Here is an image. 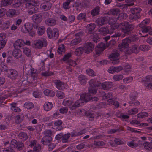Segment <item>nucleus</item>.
Here are the masks:
<instances>
[{
	"label": "nucleus",
	"mask_w": 152,
	"mask_h": 152,
	"mask_svg": "<svg viewBox=\"0 0 152 152\" xmlns=\"http://www.w3.org/2000/svg\"><path fill=\"white\" fill-rule=\"evenodd\" d=\"M118 27L121 29L122 32L125 34H128L134 28L133 24H130L128 22L125 21L120 23Z\"/></svg>",
	"instance_id": "obj_1"
},
{
	"label": "nucleus",
	"mask_w": 152,
	"mask_h": 152,
	"mask_svg": "<svg viewBox=\"0 0 152 152\" xmlns=\"http://www.w3.org/2000/svg\"><path fill=\"white\" fill-rule=\"evenodd\" d=\"M47 45L46 40L44 38L35 40L32 44V46L36 49H41L46 47Z\"/></svg>",
	"instance_id": "obj_2"
},
{
	"label": "nucleus",
	"mask_w": 152,
	"mask_h": 152,
	"mask_svg": "<svg viewBox=\"0 0 152 152\" xmlns=\"http://www.w3.org/2000/svg\"><path fill=\"white\" fill-rule=\"evenodd\" d=\"M47 33L48 38L56 39L59 36L58 30L57 28H54L53 30L50 28H48L47 30Z\"/></svg>",
	"instance_id": "obj_3"
},
{
	"label": "nucleus",
	"mask_w": 152,
	"mask_h": 152,
	"mask_svg": "<svg viewBox=\"0 0 152 152\" xmlns=\"http://www.w3.org/2000/svg\"><path fill=\"white\" fill-rule=\"evenodd\" d=\"M35 3L30 2H27L26 4V8L29 9L27 12L30 15H32L33 14L36 13L38 12L39 9L37 6H34Z\"/></svg>",
	"instance_id": "obj_4"
},
{
	"label": "nucleus",
	"mask_w": 152,
	"mask_h": 152,
	"mask_svg": "<svg viewBox=\"0 0 152 152\" xmlns=\"http://www.w3.org/2000/svg\"><path fill=\"white\" fill-rule=\"evenodd\" d=\"M141 9L139 8H134L131 10V14L130 15L129 18L131 20H136L140 17V12Z\"/></svg>",
	"instance_id": "obj_5"
},
{
	"label": "nucleus",
	"mask_w": 152,
	"mask_h": 152,
	"mask_svg": "<svg viewBox=\"0 0 152 152\" xmlns=\"http://www.w3.org/2000/svg\"><path fill=\"white\" fill-rule=\"evenodd\" d=\"M140 51L139 47L137 45L134 44L132 45L128 48L125 50V52L126 54H131L132 53L137 54Z\"/></svg>",
	"instance_id": "obj_6"
},
{
	"label": "nucleus",
	"mask_w": 152,
	"mask_h": 152,
	"mask_svg": "<svg viewBox=\"0 0 152 152\" xmlns=\"http://www.w3.org/2000/svg\"><path fill=\"white\" fill-rule=\"evenodd\" d=\"M94 45L91 42H88L86 43L83 47L85 53H89L91 52L94 50Z\"/></svg>",
	"instance_id": "obj_7"
},
{
	"label": "nucleus",
	"mask_w": 152,
	"mask_h": 152,
	"mask_svg": "<svg viewBox=\"0 0 152 152\" xmlns=\"http://www.w3.org/2000/svg\"><path fill=\"white\" fill-rule=\"evenodd\" d=\"M130 42V41L129 39L126 38L124 39L121 43L118 45V47L120 50L122 51L124 49H126L129 45V43Z\"/></svg>",
	"instance_id": "obj_8"
},
{
	"label": "nucleus",
	"mask_w": 152,
	"mask_h": 152,
	"mask_svg": "<svg viewBox=\"0 0 152 152\" xmlns=\"http://www.w3.org/2000/svg\"><path fill=\"white\" fill-rule=\"evenodd\" d=\"M33 26L29 23H26L21 28V31L23 33H29L32 30Z\"/></svg>",
	"instance_id": "obj_9"
},
{
	"label": "nucleus",
	"mask_w": 152,
	"mask_h": 152,
	"mask_svg": "<svg viewBox=\"0 0 152 152\" xmlns=\"http://www.w3.org/2000/svg\"><path fill=\"white\" fill-rule=\"evenodd\" d=\"M107 45L106 44L105 45L103 43H100L99 44L96 48V52L97 54H99L101 52L103 51L104 49L108 48Z\"/></svg>",
	"instance_id": "obj_10"
},
{
	"label": "nucleus",
	"mask_w": 152,
	"mask_h": 152,
	"mask_svg": "<svg viewBox=\"0 0 152 152\" xmlns=\"http://www.w3.org/2000/svg\"><path fill=\"white\" fill-rule=\"evenodd\" d=\"M8 77L12 79H15L18 77V73L15 70L12 69H8Z\"/></svg>",
	"instance_id": "obj_11"
},
{
	"label": "nucleus",
	"mask_w": 152,
	"mask_h": 152,
	"mask_svg": "<svg viewBox=\"0 0 152 152\" xmlns=\"http://www.w3.org/2000/svg\"><path fill=\"white\" fill-rule=\"evenodd\" d=\"M24 43L23 40L21 39L17 40L13 43V46L15 48H21Z\"/></svg>",
	"instance_id": "obj_12"
},
{
	"label": "nucleus",
	"mask_w": 152,
	"mask_h": 152,
	"mask_svg": "<svg viewBox=\"0 0 152 152\" xmlns=\"http://www.w3.org/2000/svg\"><path fill=\"white\" fill-rule=\"evenodd\" d=\"M52 6L51 3L47 1L42 3L41 5V8L42 10L45 11H48L50 10Z\"/></svg>",
	"instance_id": "obj_13"
},
{
	"label": "nucleus",
	"mask_w": 152,
	"mask_h": 152,
	"mask_svg": "<svg viewBox=\"0 0 152 152\" xmlns=\"http://www.w3.org/2000/svg\"><path fill=\"white\" fill-rule=\"evenodd\" d=\"M54 83L56 88L59 90H62L65 88L64 83L61 81L58 80H54Z\"/></svg>",
	"instance_id": "obj_14"
},
{
	"label": "nucleus",
	"mask_w": 152,
	"mask_h": 152,
	"mask_svg": "<svg viewBox=\"0 0 152 152\" xmlns=\"http://www.w3.org/2000/svg\"><path fill=\"white\" fill-rule=\"evenodd\" d=\"M86 132V130L83 129L80 131H77L76 130H74L71 133V136L72 137H75L78 136H80Z\"/></svg>",
	"instance_id": "obj_15"
},
{
	"label": "nucleus",
	"mask_w": 152,
	"mask_h": 152,
	"mask_svg": "<svg viewBox=\"0 0 152 152\" xmlns=\"http://www.w3.org/2000/svg\"><path fill=\"white\" fill-rule=\"evenodd\" d=\"M52 140L51 137L44 136L42 139L41 142L44 145H48L50 143Z\"/></svg>",
	"instance_id": "obj_16"
},
{
	"label": "nucleus",
	"mask_w": 152,
	"mask_h": 152,
	"mask_svg": "<svg viewBox=\"0 0 152 152\" xmlns=\"http://www.w3.org/2000/svg\"><path fill=\"white\" fill-rule=\"evenodd\" d=\"M5 36L4 33L0 34V50L3 48L5 46L6 42L5 40Z\"/></svg>",
	"instance_id": "obj_17"
},
{
	"label": "nucleus",
	"mask_w": 152,
	"mask_h": 152,
	"mask_svg": "<svg viewBox=\"0 0 152 152\" xmlns=\"http://www.w3.org/2000/svg\"><path fill=\"white\" fill-rule=\"evenodd\" d=\"M78 80L80 83L82 85H86L87 83L88 79L86 77L83 75H80L78 76Z\"/></svg>",
	"instance_id": "obj_18"
},
{
	"label": "nucleus",
	"mask_w": 152,
	"mask_h": 152,
	"mask_svg": "<svg viewBox=\"0 0 152 152\" xmlns=\"http://www.w3.org/2000/svg\"><path fill=\"white\" fill-rule=\"evenodd\" d=\"M137 94L136 92H134L132 93L131 94L130 99L131 101H130L129 103L130 104H138L139 103V102L138 101L135 100V98L137 96Z\"/></svg>",
	"instance_id": "obj_19"
},
{
	"label": "nucleus",
	"mask_w": 152,
	"mask_h": 152,
	"mask_svg": "<svg viewBox=\"0 0 152 152\" xmlns=\"http://www.w3.org/2000/svg\"><path fill=\"white\" fill-rule=\"evenodd\" d=\"M107 22V18L106 17L98 18L96 21V23L98 26H102Z\"/></svg>",
	"instance_id": "obj_20"
},
{
	"label": "nucleus",
	"mask_w": 152,
	"mask_h": 152,
	"mask_svg": "<svg viewBox=\"0 0 152 152\" xmlns=\"http://www.w3.org/2000/svg\"><path fill=\"white\" fill-rule=\"evenodd\" d=\"M102 88L104 90H108L112 88L113 85L111 82H104L101 84Z\"/></svg>",
	"instance_id": "obj_21"
},
{
	"label": "nucleus",
	"mask_w": 152,
	"mask_h": 152,
	"mask_svg": "<svg viewBox=\"0 0 152 152\" xmlns=\"http://www.w3.org/2000/svg\"><path fill=\"white\" fill-rule=\"evenodd\" d=\"M45 23L48 26H52L56 24V20L53 18H48L45 20Z\"/></svg>",
	"instance_id": "obj_22"
},
{
	"label": "nucleus",
	"mask_w": 152,
	"mask_h": 152,
	"mask_svg": "<svg viewBox=\"0 0 152 152\" xmlns=\"http://www.w3.org/2000/svg\"><path fill=\"white\" fill-rule=\"evenodd\" d=\"M24 118V115L22 113H20L16 115L15 117V123L18 124L22 122Z\"/></svg>",
	"instance_id": "obj_23"
},
{
	"label": "nucleus",
	"mask_w": 152,
	"mask_h": 152,
	"mask_svg": "<svg viewBox=\"0 0 152 152\" xmlns=\"http://www.w3.org/2000/svg\"><path fill=\"white\" fill-rule=\"evenodd\" d=\"M13 55L17 59H19L22 56L21 51L19 49L15 48L12 52Z\"/></svg>",
	"instance_id": "obj_24"
},
{
	"label": "nucleus",
	"mask_w": 152,
	"mask_h": 152,
	"mask_svg": "<svg viewBox=\"0 0 152 152\" xmlns=\"http://www.w3.org/2000/svg\"><path fill=\"white\" fill-rule=\"evenodd\" d=\"M32 19L33 21L35 23H40L42 20L41 15L37 14L33 15Z\"/></svg>",
	"instance_id": "obj_25"
},
{
	"label": "nucleus",
	"mask_w": 152,
	"mask_h": 152,
	"mask_svg": "<svg viewBox=\"0 0 152 152\" xmlns=\"http://www.w3.org/2000/svg\"><path fill=\"white\" fill-rule=\"evenodd\" d=\"M100 94L101 96L102 97L103 99L110 98L113 96V94L111 92H109L106 94L105 92L102 91L100 92Z\"/></svg>",
	"instance_id": "obj_26"
},
{
	"label": "nucleus",
	"mask_w": 152,
	"mask_h": 152,
	"mask_svg": "<svg viewBox=\"0 0 152 152\" xmlns=\"http://www.w3.org/2000/svg\"><path fill=\"white\" fill-rule=\"evenodd\" d=\"M44 94L47 96L53 97L55 95V92L53 90L49 89H46L43 91Z\"/></svg>",
	"instance_id": "obj_27"
},
{
	"label": "nucleus",
	"mask_w": 152,
	"mask_h": 152,
	"mask_svg": "<svg viewBox=\"0 0 152 152\" xmlns=\"http://www.w3.org/2000/svg\"><path fill=\"white\" fill-rule=\"evenodd\" d=\"M13 1V0H2L0 3V7L7 6L11 4Z\"/></svg>",
	"instance_id": "obj_28"
},
{
	"label": "nucleus",
	"mask_w": 152,
	"mask_h": 152,
	"mask_svg": "<svg viewBox=\"0 0 152 152\" xmlns=\"http://www.w3.org/2000/svg\"><path fill=\"white\" fill-rule=\"evenodd\" d=\"M99 31L100 34L104 35L107 34L108 33L110 34V33L109 32L108 28L107 27L100 28L99 29Z\"/></svg>",
	"instance_id": "obj_29"
},
{
	"label": "nucleus",
	"mask_w": 152,
	"mask_h": 152,
	"mask_svg": "<svg viewBox=\"0 0 152 152\" xmlns=\"http://www.w3.org/2000/svg\"><path fill=\"white\" fill-rule=\"evenodd\" d=\"M89 84L90 86L92 87H95L99 86V83L96 79H91L89 81Z\"/></svg>",
	"instance_id": "obj_30"
},
{
	"label": "nucleus",
	"mask_w": 152,
	"mask_h": 152,
	"mask_svg": "<svg viewBox=\"0 0 152 152\" xmlns=\"http://www.w3.org/2000/svg\"><path fill=\"white\" fill-rule=\"evenodd\" d=\"M141 82L145 83L152 82V75H149L146 76L145 78L142 79Z\"/></svg>",
	"instance_id": "obj_31"
},
{
	"label": "nucleus",
	"mask_w": 152,
	"mask_h": 152,
	"mask_svg": "<svg viewBox=\"0 0 152 152\" xmlns=\"http://www.w3.org/2000/svg\"><path fill=\"white\" fill-rule=\"evenodd\" d=\"M81 39L80 37L75 38L71 41L70 45L71 46H73L78 44L81 42Z\"/></svg>",
	"instance_id": "obj_32"
},
{
	"label": "nucleus",
	"mask_w": 152,
	"mask_h": 152,
	"mask_svg": "<svg viewBox=\"0 0 152 152\" xmlns=\"http://www.w3.org/2000/svg\"><path fill=\"white\" fill-rule=\"evenodd\" d=\"M16 15V11L14 9L10 10L6 13L7 16L8 17H13Z\"/></svg>",
	"instance_id": "obj_33"
},
{
	"label": "nucleus",
	"mask_w": 152,
	"mask_h": 152,
	"mask_svg": "<svg viewBox=\"0 0 152 152\" xmlns=\"http://www.w3.org/2000/svg\"><path fill=\"white\" fill-rule=\"evenodd\" d=\"M70 133H68L62 135V140L63 143H66L68 142L70 136Z\"/></svg>",
	"instance_id": "obj_34"
},
{
	"label": "nucleus",
	"mask_w": 152,
	"mask_h": 152,
	"mask_svg": "<svg viewBox=\"0 0 152 152\" xmlns=\"http://www.w3.org/2000/svg\"><path fill=\"white\" fill-rule=\"evenodd\" d=\"M120 12V10L118 9H113L108 12L107 14L110 15H117Z\"/></svg>",
	"instance_id": "obj_35"
},
{
	"label": "nucleus",
	"mask_w": 152,
	"mask_h": 152,
	"mask_svg": "<svg viewBox=\"0 0 152 152\" xmlns=\"http://www.w3.org/2000/svg\"><path fill=\"white\" fill-rule=\"evenodd\" d=\"M19 138L23 140H26L28 138L27 133L25 132L20 133L18 135Z\"/></svg>",
	"instance_id": "obj_36"
},
{
	"label": "nucleus",
	"mask_w": 152,
	"mask_h": 152,
	"mask_svg": "<svg viewBox=\"0 0 152 152\" xmlns=\"http://www.w3.org/2000/svg\"><path fill=\"white\" fill-rule=\"evenodd\" d=\"M84 50V48H83L82 47H79L75 49V53L77 56H79L83 53Z\"/></svg>",
	"instance_id": "obj_37"
},
{
	"label": "nucleus",
	"mask_w": 152,
	"mask_h": 152,
	"mask_svg": "<svg viewBox=\"0 0 152 152\" xmlns=\"http://www.w3.org/2000/svg\"><path fill=\"white\" fill-rule=\"evenodd\" d=\"M96 26L94 23H92L87 25V28L90 34L94 30Z\"/></svg>",
	"instance_id": "obj_38"
},
{
	"label": "nucleus",
	"mask_w": 152,
	"mask_h": 152,
	"mask_svg": "<svg viewBox=\"0 0 152 152\" xmlns=\"http://www.w3.org/2000/svg\"><path fill=\"white\" fill-rule=\"evenodd\" d=\"M10 25V21L8 20L3 23L2 25V28L4 30H5L9 28Z\"/></svg>",
	"instance_id": "obj_39"
},
{
	"label": "nucleus",
	"mask_w": 152,
	"mask_h": 152,
	"mask_svg": "<svg viewBox=\"0 0 152 152\" xmlns=\"http://www.w3.org/2000/svg\"><path fill=\"white\" fill-rule=\"evenodd\" d=\"M139 48L140 50H141L143 51H145L149 50L150 48V46L148 45H140L139 46Z\"/></svg>",
	"instance_id": "obj_40"
},
{
	"label": "nucleus",
	"mask_w": 152,
	"mask_h": 152,
	"mask_svg": "<svg viewBox=\"0 0 152 152\" xmlns=\"http://www.w3.org/2000/svg\"><path fill=\"white\" fill-rule=\"evenodd\" d=\"M107 104H119L120 103L115 99H109L107 101Z\"/></svg>",
	"instance_id": "obj_41"
},
{
	"label": "nucleus",
	"mask_w": 152,
	"mask_h": 152,
	"mask_svg": "<svg viewBox=\"0 0 152 152\" xmlns=\"http://www.w3.org/2000/svg\"><path fill=\"white\" fill-rule=\"evenodd\" d=\"M23 52L27 56H30L31 55L30 50L27 48H23Z\"/></svg>",
	"instance_id": "obj_42"
},
{
	"label": "nucleus",
	"mask_w": 152,
	"mask_h": 152,
	"mask_svg": "<svg viewBox=\"0 0 152 152\" xmlns=\"http://www.w3.org/2000/svg\"><path fill=\"white\" fill-rule=\"evenodd\" d=\"M56 95L58 98L61 99L65 97V95L64 93L59 91H57L56 92Z\"/></svg>",
	"instance_id": "obj_43"
},
{
	"label": "nucleus",
	"mask_w": 152,
	"mask_h": 152,
	"mask_svg": "<svg viewBox=\"0 0 152 152\" xmlns=\"http://www.w3.org/2000/svg\"><path fill=\"white\" fill-rule=\"evenodd\" d=\"M99 12V7H96L91 12V14L93 16H95L98 15Z\"/></svg>",
	"instance_id": "obj_44"
},
{
	"label": "nucleus",
	"mask_w": 152,
	"mask_h": 152,
	"mask_svg": "<svg viewBox=\"0 0 152 152\" xmlns=\"http://www.w3.org/2000/svg\"><path fill=\"white\" fill-rule=\"evenodd\" d=\"M80 4L83 7H88L90 5V1L88 0H84L80 3Z\"/></svg>",
	"instance_id": "obj_45"
},
{
	"label": "nucleus",
	"mask_w": 152,
	"mask_h": 152,
	"mask_svg": "<svg viewBox=\"0 0 152 152\" xmlns=\"http://www.w3.org/2000/svg\"><path fill=\"white\" fill-rule=\"evenodd\" d=\"M123 78V76L122 75H115L113 77V80L115 81H118L121 80Z\"/></svg>",
	"instance_id": "obj_46"
},
{
	"label": "nucleus",
	"mask_w": 152,
	"mask_h": 152,
	"mask_svg": "<svg viewBox=\"0 0 152 152\" xmlns=\"http://www.w3.org/2000/svg\"><path fill=\"white\" fill-rule=\"evenodd\" d=\"M86 72L88 75L89 76L93 77L96 76V73L92 69H87Z\"/></svg>",
	"instance_id": "obj_47"
},
{
	"label": "nucleus",
	"mask_w": 152,
	"mask_h": 152,
	"mask_svg": "<svg viewBox=\"0 0 152 152\" xmlns=\"http://www.w3.org/2000/svg\"><path fill=\"white\" fill-rule=\"evenodd\" d=\"M141 28V30L143 32H147L150 31L151 30V27L150 26H142Z\"/></svg>",
	"instance_id": "obj_48"
},
{
	"label": "nucleus",
	"mask_w": 152,
	"mask_h": 152,
	"mask_svg": "<svg viewBox=\"0 0 152 152\" xmlns=\"http://www.w3.org/2000/svg\"><path fill=\"white\" fill-rule=\"evenodd\" d=\"M144 148L149 150L152 149V144L146 142L143 144Z\"/></svg>",
	"instance_id": "obj_49"
},
{
	"label": "nucleus",
	"mask_w": 152,
	"mask_h": 152,
	"mask_svg": "<svg viewBox=\"0 0 152 152\" xmlns=\"http://www.w3.org/2000/svg\"><path fill=\"white\" fill-rule=\"evenodd\" d=\"M42 94V92L38 91H34L33 93V96L36 98H40L41 97Z\"/></svg>",
	"instance_id": "obj_50"
},
{
	"label": "nucleus",
	"mask_w": 152,
	"mask_h": 152,
	"mask_svg": "<svg viewBox=\"0 0 152 152\" xmlns=\"http://www.w3.org/2000/svg\"><path fill=\"white\" fill-rule=\"evenodd\" d=\"M86 13H81L78 15L77 18L78 20L83 19L84 21H86Z\"/></svg>",
	"instance_id": "obj_51"
},
{
	"label": "nucleus",
	"mask_w": 152,
	"mask_h": 152,
	"mask_svg": "<svg viewBox=\"0 0 152 152\" xmlns=\"http://www.w3.org/2000/svg\"><path fill=\"white\" fill-rule=\"evenodd\" d=\"M0 68L2 71L4 72H8V69L6 65L4 63L1 64L0 65Z\"/></svg>",
	"instance_id": "obj_52"
},
{
	"label": "nucleus",
	"mask_w": 152,
	"mask_h": 152,
	"mask_svg": "<svg viewBox=\"0 0 152 152\" xmlns=\"http://www.w3.org/2000/svg\"><path fill=\"white\" fill-rule=\"evenodd\" d=\"M138 112V110L136 108L132 109L128 111V114L129 115L135 114Z\"/></svg>",
	"instance_id": "obj_53"
},
{
	"label": "nucleus",
	"mask_w": 152,
	"mask_h": 152,
	"mask_svg": "<svg viewBox=\"0 0 152 152\" xmlns=\"http://www.w3.org/2000/svg\"><path fill=\"white\" fill-rule=\"evenodd\" d=\"M119 56V54L117 52H115L111 53L109 56V57L111 60H113L115 58L118 57Z\"/></svg>",
	"instance_id": "obj_54"
},
{
	"label": "nucleus",
	"mask_w": 152,
	"mask_h": 152,
	"mask_svg": "<svg viewBox=\"0 0 152 152\" xmlns=\"http://www.w3.org/2000/svg\"><path fill=\"white\" fill-rule=\"evenodd\" d=\"M85 114L86 116L88 117L90 120H93L94 117L93 113H91L88 111H86L85 113Z\"/></svg>",
	"instance_id": "obj_55"
},
{
	"label": "nucleus",
	"mask_w": 152,
	"mask_h": 152,
	"mask_svg": "<svg viewBox=\"0 0 152 152\" xmlns=\"http://www.w3.org/2000/svg\"><path fill=\"white\" fill-rule=\"evenodd\" d=\"M73 103V101L72 99H65L63 102V104H71Z\"/></svg>",
	"instance_id": "obj_56"
},
{
	"label": "nucleus",
	"mask_w": 152,
	"mask_h": 152,
	"mask_svg": "<svg viewBox=\"0 0 152 152\" xmlns=\"http://www.w3.org/2000/svg\"><path fill=\"white\" fill-rule=\"evenodd\" d=\"M148 113L146 112L140 113L137 115V117L140 118H144L148 116Z\"/></svg>",
	"instance_id": "obj_57"
},
{
	"label": "nucleus",
	"mask_w": 152,
	"mask_h": 152,
	"mask_svg": "<svg viewBox=\"0 0 152 152\" xmlns=\"http://www.w3.org/2000/svg\"><path fill=\"white\" fill-rule=\"evenodd\" d=\"M65 51V46L64 44H61L59 45L58 50V53L61 54L62 52H64Z\"/></svg>",
	"instance_id": "obj_58"
},
{
	"label": "nucleus",
	"mask_w": 152,
	"mask_h": 152,
	"mask_svg": "<svg viewBox=\"0 0 152 152\" xmlns=\"http://www.w3.org/2000/svg\"><path fill=\"white\" fill-rule=\"evenodd\" d=\"M32 77L33 78H36L37 76V71L35 69H32L31 70V72Z\"/></svg>",
	"instance_id": "obj_59"
},
{
	"label": "nucleus",
	"mask_w": 152,
	"mask_h": 152,
	"mask_svg": "<svg viewBox=\"0 0 152 152\" xmlns=\"http://www.w3.org/2000/svg\"><path fill=\"white\" fill-rule=\"evenodd\" d=\"M127 17V15L125 13H122L120 14L117 18V19L119 20H122Z\"/></svg>",
	"instance_id": "obj_60"
},
{
	"label": "nucleus",
	"mask_w": 152,
	"mask_h": 152,
	"mask_svg": "<svg viewBox=\"0 0 152 152\" xmlns=\"http://www.w3.org/2000/svg\"><path fill=\"white\" fill-rule=\"evenodd\" d=\"M45 31V28L44 26L39 27L38 30V33L39 35H42Z\"/></svg>",
	"instance_id": "obj_61"
},
{
	"label": "nucleus",
	"mask_w": 152,
	"mask_h": 152,
	"mask_svg": "<svg viewBox=\"0 0 152 152\" xmlns=\"http://www.w3.org/2000/svg\"><path fill=\"white\" fill-rule=\"evenodd\" d=\"M150 21L149 19H146L144 20L140 24V27H142V26H145V25L148 24Z\"/></svg>",
	"instance_id": "obj_62"
},
{
	"label": "nucleus",
	"mask_w": 152,
	"mask_h": 152,
	"mask_svg": "<svg viewBox=\"0 0 152 152\" xmlns=\"http://www.w3.org/2000/svg\"><path fill=\"white\" fill-rule=\"evenodd\" d=\"M133 80V77H129L123 79L124 83H129L132 81Z\"/></svg>",
	"instance_id": "obj_63"
},
{
	"label": "nucleus",
	"mask_w": 152,
	"mask_h": 152,
	"mask_svg": "<svg viewBox=\"0 0 152 152\" xmlns=\"http://www.w3.org/2000/svg\"><path fill=\"white\" fill-rule=\"evenodd\" d=\"M11 110L15 112H19L21 111L20 108L16 106L15 105H12L11 107Z\"/></svg>",
	"instance_id": "obj_64"
}]
</instances>
